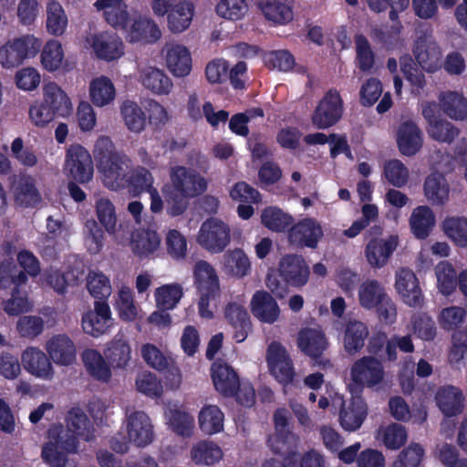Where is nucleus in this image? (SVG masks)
Instances as JSON below:
<instances>
[{"instance_id": "1", "label": "nucleus", "mask_w": 467, "mask_h": 467, "mask_svg": "<svg viewBox=\"0 0 467 467\" xmlns=\"http://www.w3.org/2000/svg\"><path fill=\"white\" fill-rule=\"evenodd\" d=\"M66 428L53 426L47 431V439L41 450L43 462L50 467H66L68 455L76 453L78 439L84 437L90 425L85 413L69 410L66 419Z\"/></svg>"}, {"instance_id": "2", "label": "nucleus", "mask_w": 467, "mask_h": 467, "mask_svg": "<svg viewBox=\"0 0 467 467\" xmlns=\"http://www.w3.org/2000/svg\"><path fill=\"white\" fill-rule=\"evenodd\" d=\"M278 274L268 273L266 286L275 296L283 298L287 294V286L302 287L309 280L310 268L301 254H287L278 264Z\"/></svg>"}, {"instance_id": "3", "label": "nucleus", "mask_w": 467, "mask_h": 467, "mask_svg": "<svg viewBox=\"0 0 467 467\" xmlns=\"http://www.w3.org/2000/svg\"><path fill=\"white\" fill-rule=\"evenodd\" d=\"M194 285L199 295V315L206 319L213 317L211 304L214 306L221 296L219 277L215 269L207 261H198L193 268Z\"/></svg>"}, {"instance_id": "4", "label": "nucleus", "mask_w": 467, "mask_h": 467, "mask_svg": "<svg viewBox=\"0 0 467 467\" xmlns=\"http://www.w3.org/2000/svg\"><path fill=\"white\" fill-rule=\"evenodd\" d=\"M358 302L367 310L375 309L380 321L388 324L395 322L397 308L388 295L385 286L376 279H367L358 287Z\"/></svg>"}, {"instance_id": "5", "label": "nucleus", "mask_w": 467, "mask_h": 467, "mask_svg": "<svg viewBox=\"0 0 467 467\" xmlns=\"http://www.w3.org/2000/svg\"><path fill=\"white\" fill-rule=\"evenodd\" d=\"M42 89L44 100L30 107V117H67L72 113L69 98L56 82L45 83Z\"/></svg>"}, {"instance_id": "6", "label": "nucleus", "mask_w": 467, "mask_h": 467, "mask_svg": "<svg viewBox=\"0 0 467 467\" xmlns=\"http://www.w3.org/2000/svg\"><path fill=\"white\" fill-rule=\"evenodd\" d=\"M231 240L230 229L226 223L216 218L204 221L200 228L197 242L212 253H221Z\"/></svg>"}, {"instance_id": "7", "label": "nucleus", "mask_w": 467, "mask_h": 467, "mask_svg": "<svg viewBox=\"0 0 467 467\" xmlns=\"http://www.w3.org/2000/svg\"><path fill=\"white\" fill-rule=\"evenodd\" d=\"M86 48H91L96 57L106 61H113L124 54V44L121 38L108 31L99 34H88L84 41Z\"/></svg>"}, {"instance_id": "8", "label": "nucleus", "mask_w": 467, "mask_h": 467, "mask_svg": "<svg viewBox=\"0 0 467 467\" xmlns=\"http://www.w3.org/2000/svg\"><path fill=\"white\" fill-rule=\"evenodd\" d=\"M266 361L270 373L283 385L293 382L295 369L292 359L285 348L277 341H273L266 350Z\"/></svg>"}, {"instance_id": "9", "label": "nucleus", "mask_w": 467, "mask_h": 467, "mask_svg": "<svg viewBox=\"0 0 467 467\" xmlns=\"http://www.w3.org/2000/svg\"><path fill=\"white\" fill-rule=\"evenodd\" d=\"M324 233L321 225L313 218H305L290 226L287 240L296 248L316 249Z\"/></svg>"}, {"instance_id": "10", "label": "nucleus", "mask_w": 467, "mask_h": 467, "mask_svg": "<svg viewBox=\"0 0 467 467\" xmlns=\"http://www.w3.org/2000/svg\"><path fill=\"white\" fill-rule=\"evenodd\" d=\"M350 376L358 387L372 388L383 380L384 368L381 361L374 357L367 356L354 362Z\"/></svg>"}, {"instance_id": "11", "label": "nucleus", "mask_w": 467, "mask_h": 467, "mask_svg": "<svg viewBox=\"0 0 467 467\" xmlns=\"http://www.w3.org/2000/svg\"><path fill=\"white\" fill-rule=\"evenodd\" d=\"M69 176L78 183L88 182L93 176V162L89 152L81 145L67 150L66 166Z\"/></svg>"}, {"instance_id": "12", "label": "nucleus", "mask_w": 467, "mask_h": 467, "mask_svg": "<svg viewBox=\"0 0 467 467\" xmlns=\"http://www.w3.org/2000/svg\"><path fill=\"white\" fill-rule=\"evenodd\" d=\"M103 175L104 185L110 190H119L127 183V175L130 169V160L123 154L113 156L98 165Z\"/></svg>"}, {"instance_id": "13", "label": "nucleus", "mask_w": 467, "mask_h": 467, "mask_svg": "<svg viewBox=\"0 0 467 467\" xmlns=\"http://www.w3.org/2000/svg\"><path fill=\"white\" fill-rule=\"evenodd\" d=\"M413 55L420 67L430 73L441 68V50L431 36H420L417 38Z\"/></svg>"}, {"instance_id": "14", "label": "nucleus", "mask_w": 467, "mask_h": 467, "mask_svg": "<svg viewBox=\"0 0 467 467\" xmlns=\"http://www.w3.org/2000/svg\"><path fill=\"white\" fill-rule=\"evenodd\" d=\"M171 184L191 198L203 193L207 189L206 180L196 171L184 166L172 168Z\"/></svg>"}, {"instance_id": "15", "label": "nucleus", "mask_w": 467, "mask_h": 467, "mask_svg": "<svg viewBox=\"0 0 467 467\" xmlns=\"http://www.w3.org/2000/svg\"><path fill=\"white\" fill-rule=\"evenodd\" d=\"M111 320V311L108 302L95 301L94 310L83 315L81 326L86 334L99 337L109 330Z\"/></svg>"}, {"instance_id": "16", "label": "nucleus", "mask_w": 467, "mask_h": 467, "mask_svg": "<svg viewBox=\"0 0 467 467\" xmlns=\"http://www.w3.org/2000/svg\"><path fill=\"white\" fill-rule=\"evenodd\" d=\"M125 38L130 43L150 44L159 40L161 31L158 25L149 17L140 16L124 27Z\"/></svg>"}, {"instance_id": "17", "label": "nucleus", "mask_w": 467, "mask_h": 467, "mask_svg": "<svg viewBox=\"0 0 467 467\" xmlns=\"http://www.w3.org/2000/svg\"><path fill=\"white\" fill-rule=\"evenodd\" d=\"M297 347L306 356L315 362H319L328 346L325 333L317 328L304 327L297 335Z\"/></svg>"}, {"instance_id": "18", "label": "nucleus", "mask_w": 467, "mask_h": 467, "mask_svg": "<svg viewBox=\"0 0 467 467\" xmlns=\"http://www.w3.org/2000/svg\"><path fill=\"white\" fill-rule=\"evenodd\" d=\"M395 287L405 304L410 306H420L423 302L419 280L413 271L401 268L396 274Z\"/></svg>"}, {"instance_id": "19", "label": "nucleus", "mask_w": 467, "mask_h": 467, "mask_svg": "<svg viewBox=\"0 0 467 467\" xmlns=\"http://www.w3.org/2000/svg\"><path fill=\"white\" fill-rule=\"evenodd\" d=\"M223 315L234 329L233 338L237 343L244 342L252 331V323L246 308L236 302H230L225 306Z\"/></svg>"}, {"instance_id": "20", "label": "nucleus", "mask_w": 467, "mask_h": 467, "mask_svg": "<svg viewBox=\"0 0 467 467\" xmlns=\"http://www.w3.org/2000/svg\"><path fill=\"white\" fill-rule=\"evenodd\" d=\"M211 377L215 389L223 397L232 398L239 387L240 379L236 371L225 362H214Z\"/></svg>"}, {"instance_id": "21", "label": "nucleus", "mask_w": 467, "mask_h": 467, "mask_svg": "<svg viewBox=\"0 0 467 467\" xmlns=\"http://www.w3.org/2000/svg\"><path fill=\"white\" fill-rule=\"evenodd\" d=\"M257 6L265 18L275 25H287L295 16L294 0H262Z\"/></svg>"}, {"instance_id": "22", "label": "nucleus", "mask_w": 467, "mask_h": 467, "mask_svg": "<svg viewBox=\"0 0 467 467\" xmlns=\"http://www.w3.org/2000/svg\"><path fill=\"white\" fill-rule=\"evenodd\" d=\"M127 431L130 441L138 447L149 445L154 436L150 420L143 411H135L128 417Z\"/></svg>"}, {"instance_id": "23", "label": "nucleus", "mask_w": 467, "mask_h": 467, "mask_svg": "<svg viewBox=\"0 0 467 467\" xmlns=\"http://www.w3.org/2000/svg\"><path fill=\"white\" fill-rule=\"evenodd\" d=\"M14 279V284L8 289L11 296L5 301L4 310L10 316H18L30 310V303L25 289L28 277L24 272L18 271Z\"/></svg>"}, {"instance_id": "24", "label": "nucleus", "mask_w": 467, "mask_h": 467, "mask_svg": "<svg viewBox=\"0 0 467 467\" xmlns=\"http://www.w3.org/2000/svg\"><path fill=\"white\" fill-rule=\"evenodd\" d=\"M367 415L368 407L364 399L360 395L352 396L348 405L342 401L339 413L340 425L346 431H356L360 428Z\"/></svg>"}, {"instance_id": "25", "label": "nucleus", "mask_w": 467, "mask_h": 467, "mask_svg": "<svg viewBox=\"0 0 467 467\" xmlns=\"http://www.w3.org/2000/svg\"><path fill=\"white\" fill-rule=\"evenodd\" d=\"M168 68L174 76L183 77L190 73L192 58L188 48L178 43H168L162 50Z\"/></svg>"}, {"instance_id": "26", "label": "nucleus", "mask_w": 467, "mask_h": 467, "mask_svg": "<svg viewBox=\"0 0 467 467\" xmlns=\"http://www.w3.org/2000/svg\"><path fill=\"white\" fill-rule=\"evenodd\" d=\"M398 241L396 236L388 239L373 238L365 249V254L368 264L375 268L383 267L396 250Z\"/></svg>"}, {"instance_id": "27", "label": "nucleus", "mask_w": 467, "mask_h": 467, "mask_svg": "<svg viewBox=\"0 0 467 467\" xmlns=\"http://www.w3.org/2000/svg\"><path fill=\"white\" fill-rule=\"evenodd\" d=\"M49 358L57 365L68 366L76 360V348L65 334L53 336L47 343Z\"/></svg>"}, {"instance_id": "28", "label": "nucleus", "mask_w": 467, "mask_h": 467, "mask_svg": "<svg viewBox=\"0 0 467 467\" xmlns=\"http://www.w3.org/2000/svg\"><path fill=\"white\" fill-rule=\"evenodd\" d=\"M22 363L28 372L37 378L50 379L54 375L50 358L38 348H26L22 354Z\"/></svg>"}, {"instance_id": "29", "label": "nucleus", "mask_w": 467, "mask_h": 467, "mask_svg": "<svg viewBox=\"0 0 467 467\" xmlns=\"http://www.w3.org/2000/svg\"><path fill=\"white\" fill-rule=\"evenodd\" d=\"M253 315L260 321L273 324L279 317L280 309L275 299L266 291H256L251 301Z\"/></svg>"}, {"instance_id": "30", "label": "nucleus", "mask_w": 467, "mask_h": 467, "mask_svg": "<svg viewBox=\"0 0 467 467\" xmlns=\"http://www.w3.org/2000/svg\"><path fill=\"white\" fill-rule=\"evenodd\" d=\"M194 5L189 0H181L171 6L167 15L168 28L172 33H182L188 29L194 16Z\"/></svg>"}, {"instance_id": "31", "label": "nucleus", "mask_w": 467, "mask_h": 467, "mask_svg": "<svg viewBox=\"0 0 467 467\" xmlns=\"http://www.w3.org/2000/svg\"><path fill=\"white\" fill-rule=\"evenodd\" d=\"M435 223V214L427 205L414 208L409 219L410 232L418 240H425L432 232Z\"/></svg>"}, {"instance_id": "32", "label": "nucleus", "mask_w": 467, "mask_h": 467, "mask_svg": "<svg viewBox=\"0 0 467 467\" xmlns=\"http://www.w3.org/2000/svg\"><path fill=\"white\" fill-rule=\"evenodd\" d=\"M397 143L405 156L415 155L422 147V136L419 127L411 120L402 123L398 130Z\"/></svg>"}, {"instance_id": "33", "label": "nucleus", "mask_w": 467, "mask_h": 467, "mask_svg": "<svg viewBox=\"0 0 467 467\" xmlns=\"http://www.w3.org/2000/svg\"><path fill=\"white\" fill-rule=\"evenodd\" d=\"M160 245L161 237L154 230L141 228L132 234L130 248L132 253L140 258L150 256L159 249Z\"/></svg>"}, {"instance_id": "34", "label": "nucleus", "mask_w": 467, "mask_h": 467, "mask_svg": "<svg viewBox=\"0 0 467 467\" xmlns=\"http://www.w3.org/2000/svg\"><path fill=\"white\" fill-rule=\"evenodd\" d=\"M368 327L358 320H348L344 330V348L348 354L355 355L365 346V340L368 337Z\"/></svg>"}, {"instance_id": "35", "label": "nucleus", "mask_w": 467, "mask_h": 467, "mask_svg": "<svg viewBox=\"0 0 467 467\" xmlns=\"http://www.w3.org/2000/svg\"><path fill=\"white\" fill-rule=\"evenodd\" d=\"M94 5L103 11L106 21L115 28L124 29L129 23L128 6L123 0H97Z\"/></svg>"}, {"instance_id": "36", "label": "nucleus", "mask_w": 467, "mask_h": 467, "mask_svg": "<svg viewBox=\"0 0 467 467\" xmlns=\"http://www.w3.org/2000/svg\"><path fill=\"white\" fill-rule=\"evenodd\" d=\"M439 409L447 417L455 416L462 411L463 397L460 389L447 386L440 389L436 394Z\"/></svg>"}, {"instance_id": "37", "label": "nucleus", "mask_w": 467, "mask_h": 467, "mask_svg": "<svg viewBox=\"0 0 467 467\" xmlns=\"http://www.w3.org/2000/svg\"><path fill=\"white\" fill-rule=\"evenodd\" d=\"M142 358L145 362L159 371L167 370L172 377V385L178 388L181 384V375L179 368L171 366L169 367V362L162 352L152 344H146L141 349Z\"/></svg>"}, {"instance_id": "38", "label": "nucleus", "mask_w": 467, "mask_h": 467, "mask_svg": "<svg viewBox=\"0 0 467 467\" xmlns=\"http://www.w3.org/2000/svg\"><path fill=\"white\" fill-rule=\"evenodd\" d=\"M140 80L144 88L155 94H168L172 87V83L164 72L151 66L140 68Z\"/></svg>"}, {"instance_id": "39", "label": "nucleus", "mask_w": 467, "mask_h": 467, "mask_svg": "<svg viewBox=\"0 0 467 467\" xmlns=\"http://www.w3.org/2000/svg\"><path fill=\"white\" fill-rule=\"evenodd\" d=\"M424 195L431 204L441 205L449 197V185L444 176L433 172L427 176L423 185Z\"/></svg>"}, {"instance_id": "40", "label": "nucleus", "mask_w": 467, "mask_h": 467, "mask_svg": "<svg viewBox=\"0 0 467 467\" xmlns=\"http://www.w3.org/2000/svg\"><path fill=\"white\" fill-rule=\"evenodd\" d=\"M64 50L62 44L55 39L46 43L41 53V63L45 69L53 72L60 68L67 71L72 67L67 62H64Z\"/></svg>"}, {"instance_id": "41", "label": "nucleus", "mask_w": 467, "mask_h": 467, "mask_svg": "<svg viewBox=\"0 0 467 467\" xmlns=\"http://www.w3.org/2000/svg\"><path fill=\"white\" fill-rule=\"evenodd\" d=\"M220 446L211 441H200L191 449L192 461L197 465H213L223 458Z\"/></svg>"}, {"instance_id": "42", "label": "nucleus", "mask_w": 467, "mask_h": 467, "mask_svg": "<svg viewBox=\"0 0 467 467\" xmlns=\"http://www.w3.org/2000/svg\"><path fill=\"white\" fill-rule=\"evenodd\" d=\"M294 218L276 206L265 207L261 213V223L268 230L275 233L288 232Z\"/></svg>"}, {"instance_id": "43", "label": "nucleus", "mask_w": 467, "mask_h": 467, "mask_svg": "<svg viewBox=\"0 0 467 467\" xmlns=\"http://www.w3.org/2000/svg\"><path fill=\"white\" fill-rule=\"evenodd\" d=\"M41 194L31 176L21 177L15 190L16 202L25 208L35 207L41 202Z\"/></svg>"}, {"instance_id": "44", "label": "nucleus", "mask_w": 467, "mask_h": 467, "mask_svg": "<svg viewBox=\"0 0 467 467\" xmlns=\"http://www.w3.org/2000/svg\"><path fill=\"white\" fill-rule=\"evenodd\" d=\"M105 358L114 368H124L131 358V348L123 337H115L104 351Z\"/></svg>"}, {"instance_id": "45", "label": "nucleus", "mask_w": 467, "mask_h": 467, "mask_svg": "<svg viewBox=\"0 0 467 467\" xmlns=\"http://www.w3.org/2000/svg\"><path fill=\"white\" fill-rule=\"evenodd\" d=\"M82 358L88 372L94 379L102 382H108L110 379L111 370L98 350H85Z\"/></svg>"}, {"instance_id": "46", "label": "nucleus", "mask_w": 467, "mask_h": 467, "mask_svg": "<svg viewBox=\"0 0 467 467\" xmlns=\"http://www.w3.org/2000/svg\"><path fill=\"white\" fill-rule=\"evenodd\" d=\"M443 115L448 117H467V99L458 91H444L440 93Z\"/></svg>"}, {"instance_id": "47", "label": "nucleus", "mask_w": 467, "mask_h": 467, "mask_svg": "<svg viewBox=\"0 0 467 467\" xmlns=\"http://www.w3.org/2000/svg\"><path fill=\"white\" fill-rule=\"evenodd\" d=\"M224 415L216 405H206L199 413L201 431L208 435L218 433L223 429Z\"/></svg>"}, {"instance_id": "48", "label": "nucleus", "mask_w": 467, "mask_h": 467, "mask_svg": "<svg viewBox=\"0 0 467 467\" xmlns=\"http://www.w3.org/2000/svg\"><path fill=\"white\" fill-rule=\"evenodd\" d=\"M162 192L166 202V212L172 217L180 216L187 210L190 198L188 195L179 191L175 186L165 184Z\"/></svg>"}, {"instance_id": "49", "label": "nucleus", "mask_w": 467, "mask_h": 467, "mask_svg": "<svg viewBox=\"0 0 467 467\" xmlns=\"http://www.w3.org/2000/svg\"><path fill=\"white\" fill-rule=\"evenodd\" d=\"M344 103L338 91L328 90L316 108V117H342Z\"/></svg>"}, {"instance_id": "50", "label": "nucleus", "mask_w": 467, "mask_h": 467, "mask_svg": "<svg viewBox=\"0 0 467 467\" xmlns=\"http://www.w3.org/2000/svg\"><path fill=\"white\" fill-rule=\"evenodd\" d=\"M127 183L122 189L128 188L133 195H139L141 192H148L153 188V177L149 170L144 167H139L132 172H128Z\"/></svg>"}, {"instance_id": "51", "label": "nucleus", "mask_w": 467, "mask_h": 467, "mask_svg": "<svg viewBox=\"0 0 467 467\" xmlns=\"http://www.w3.org/2000/svg\"><path fill=\"white\" fill-rule=\"evenodd\" d=\"M67 26V17L61 5L50 0L47 6V28L54 36H61Z\"/></svg>"}, {"instance_id": "52", "label": "nucleus", "mask_w": 467, "mask_h": 467, "mask_svg": "<svg viewBox=\"0 0 467 467\" xmlns=\"http://www.w3.org/2000/svg\"><path fill=\"white\" fill-rule=\"evenodd\" d=\"M442 228L455 245L462 248L467 246V218L448 217L443 221Z\"/></svg>"}, {"instance_id": "53", "label": "nucleus", "mask_w": 467, "mask_h": 467, "mask_svg": "<svg viewBox=\"0 0 467 467\" xmlns=\"http://www.w3.org/2000/svg\"><path fill=\"white\" fill-rule=\"evenodd\" d=\"M224 266L229 274L236 277H244L251 271L250 260L240 248H235L225 254Z\"/></svg>"}, {"instance_id": "54", "label": "nucleus", "mask_w": 467, "mask_h": 467, "mask_svg": "<svg viewBox=\"0 0 467 467\" xmlns=\"http://www.w3.org/2000/svg\"><path fill=\"white\" fill-rule=\"evenodd\" d=\"M115 308L123 321L132 322L137 318L138 309L135 306L134 295L130 287L123 286L119 291Z\"/></svg>"}, {"instance_id": "55", "label": "nucleus", "mask_w": 467, "mask_h": 467, "mask_svg": "<svg viewBox=\"0 0 467 467\" xmlns=\"http://www.w3.org/2000/svg\"><path fill=\"white\" fill-rule=\"evenodd\" d=\"M182 295V286L178 284H172L158 287L154 296L158 308L167 311L176 306Z\"/></svg>"}, {"instance_id": "56", "label": "nucleus", "mask_w": 467, "mask_h": 467, "mask_svg": "<svg viewBox=\"0 0 467 467\" xmlns=\"http://www.w3.org/2000/svg\"><path fill=\"white\" fill-rule=\"evenodd\" d=\"M90 96L94 104L102 107L109 103L115 97V88L109 78L99 77L90 83Z\"/></svg>"}, {"instance_id": "57", "label": "nucleus", "mask_w": 467, "mask_h": 467, "mask_svg": "<svg viewBox=\"0 0 467 467\" xmlns=\"http://www.w3.org/2000/svg\"><path fill=\"white\" fill-rule=\"evenodd\" d=\"M383 174L388 182L394 187H404L410 178L408 168L397 159L389 160L385 162Z\"/></svg>"}, {"instance_id": "58", "label": "nucleus", "mask_w": 467, "mask_h": 467, "mask_svg": "<svg viewBox=\"0 0 467 467\" xmlns=\"http://www.w3.org/2000/svg\"><path fill=\"white\" fill-rule=\"evenodd\" d=\"M429 120L428 133L435 140L451 142L459 134V130L446 119H427Z\"/></svg>"}, {"instance_id": "59", "label": "nucleus", "mask_w": 467, "mask_h": 467, "mask_svg": "<svg viewBox=\"0 0 467 467\" xmlns=\"http://www.w3.org/2000/svg\"><path fill=\"white\" fill-rule=\"evenodd\" d=\"M296 437L293 432H275L269 435L267 439V446L275 454L290 455L296 453L295 451Z\"/></svg>"}, {"instance_id": "60", "label": "nucleus", "mask_w": 467, "mask_h": 467, "mask_svg": "<svg viewBox=\"0 0 467 467\" xmlns=\"http://www.w3.org/2000/svg\"><path fill=\"white\" fill-rule=\"evenodd\" d=\"M96 213L100 224L109 234L117 230V214L114 204L108 199H99L96 203Z\"/></svg>"}, {"instance_id": "61", "label": "nucleus", "mask_w": 467, "mask_h": 467, "mask_svg": "<svg viewBox=\"0 0 467 467\" xmlns=\"http://www.w3.org/2000/svg\"><path fill=\"white\" fill-rule=\"evenodd\" d=\"M172 431L182 436L190 437L194 427V419L189 413L180 410H171L168 415Z\"/></svg>"}, {"instance_id": "62", "label": "nucleus", "mask_w": 467, "mask_h": 467, "mask_svg": "<svg viewBox=\"0 0 467 467\" xmlns=\"http://www.w3.org/2000/svg\"><path fill=\"white\" fill-rule=\"evenodd\" d=\"M89 294L96 301H106L111 294L109 279L102 273L89 274L87 282Z\"/></svg>"}, {"instance_id": "63", "label": "nucleus", "mask_w": 467, "mask_h": 467, "mask_svg": "<svg viewBox=\"0 0 467 467\" xmlns=\"http://www.w3.org/2000/svg\"><path fill=\"white\" fill-rule=\"evenodd\" d=\"M436 275L440 292L444 296L451 295L457 287V274L453 266L448 262L441 263Z\"/></svg>"}, {"instance_id": "64", "label": "nucleus", "mask_w": 467, "mask_h": 467, "mask_svg": "<svg viewBox=\"0 0 467 467\" xmlns=\"http://www.w3.org/2000/svg\"><path fill=\"white\" fill-rule=\"evenodd\" d=\"M248 12L245 0H221L216 5V13L228 20H240Z\"/></svg>"}]
</instances>
